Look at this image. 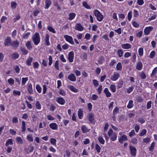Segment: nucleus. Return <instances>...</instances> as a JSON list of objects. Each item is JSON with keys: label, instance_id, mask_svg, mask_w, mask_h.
Returning a JSON list of instances; mask_svg holds the SVG:
<instances>
[{"label": "nucleus", "instance_id": "1", "mask_svg": "<svg viewBox=\"0 0 157 157\" xmlns=\"http://www.w3.org/2000/svg\"><path fill=\"white\" fill-rule=\"evenodd\" d=\"M32 40L35 45H37L40 42V37L39 34L37 32L33 35Z\"/></svg>", "mask_w": 157, "mask_h": 157}, {"label": "nucleus", "instance_id": "2", "mask_svg": "<svg viewBox=\"0 0 157 157\" xmlns=\"http://www.w3.org/2000/svg\"><path fill=\"white\" fill-rule=\"evenodd\" d=\"M108 134L112 141H115L117 140V134L116 132H113L112 129H109L108 131Z\"/></svg>", "mask_w": 157, "mask_h": 157}, {"label": "nucleus", "instance_id": "3", "mask_svg": "<svg viewBox=\"0 0 157 157\" xmlns=\"http://www.w3.org/2000/svg\"><path fill=\"white\" fill-rule=\"evenodd\" d=\"M94 12L95 16L97 17L98 21H100L102 20L103 18V16L98 10H95Z\"/></svg>", "mask_w": 157, "mask_h": 157}, {"label": "nucleus", "instance_id": "4", "mask_svg": "<svg viewBox=\"0 0 157 157\" xmlns=\"http://www.w3.org/2000/svg\"><path fill=\"white\" fill-rule=\"evenodd\" d=\"M74 57V52L71 51L69 53L68 55L67 59L70 63H72L73 62Z\"/></svg>", "mask_w": 157, "mask_h": 157}, {"label": "nucleus", "instance_id": "5", "mask_svg": "<svg viewBox=\"0 0 157 157\" xmlns=\"http://www.w3.org/2000/svg\"><path fill=\"white\" fill-rule=\"evenodd\" d=\"M64 38L65 39L66 41L71 44H74L72 37L71 36L67 35H65L64 36Z\"/></svg>", "mask_w": 157, "mask_h": 157}, {"label": "nucleus", "instance_id": "6", "mask_svg": "<svg viewBox=\"0 0 157 157\" xmlns=\"http://www.w3.org/2000/svg\"><path fill=\"white\" fill-rule=\"evenodd\" d=\"M50 36L48 34H46L45 35V37L44 39V44H45L48 46L50 44V42L49 41Z\"/></svg>", "mask_w": 157, "mask_h": 157}, {"label": "nucleus", "instance_id": "7", "mask_svg": "<svg viewBox=\"0 0 157 157\" xmlns=\"http://www.w3.org/2000/svg\"><path fill=\"white\" fill-rule=\"evenodd\" d=\"M129 149L130 151L131 155L133 156H135L136 152V148L132 146H130L129 147Z\"/></svg>", "mask_w": 157, "mask_h": 157}, {"label": "nucleus", "instance_id": "8", "mask_svg": "<svg viewBox=\"0 0 157 157\" xmlns=\"http://www.w3.org/2000/svg\"><path fill=\"white\" fill-rule=\"evenodd\" d=\"M153 29V27L151 26H149L146 27L144 30V35H148Z\"/></svg>", "mask_w": 157, "mask_h": 157}, {"label": "nucleus", "instance_id": "9", "mask_svg": "<svg viewBox=\"0 0 157 157\" xmlns=\"http://www.w3.org/2000/svg\"><path fill=\"white\" fill-rule=\"evenodd\" d=\"M143 67V64L141 61H138L136 63V68L138 71L141 70L142 69Z\"/></svg>", "mask_w": 157, "mask_h": 157}, {"label": "nucleus", "instance_id": "10", "mask_svg": "<svg viewBox=\"0 0 157 157\" xmlns=\"http://www.w3.org/2000/svg\"><path fill=\"white\" fill-rule=\"evenodd\" d=\"M120 75L117 73H114V74L111 76V79L113 81H115L118 79Z\"/></svg>", "mask_w": 157, "mask_h": 157}, {"label": "nucleus", "instance_id": "11", "mask_svg": "<svg viewBox=\"0 0 157 157\" xmlns=\"http://www.w3.org/2000/svg\"><path fill=\"white\" fill-rule=\"evenodd\" d=\"M56 101L61 105H63L65 102V100L62 97H59L56 98Z\"/></svg>", "mask_w": 157, "mask_h": 157}, {"label": "nucleus", "instance_id": "12", "mask_svg": "<svg viewBox=\"0 0 157 157\" xmlns=\"http://www.w3.org/2000/svg\"><path fill=\"white\" fill-rule=\"evenodd\" d=\"M50 128L52 130H57L58 128V125L55 123H52L49 124Z\"/></svg>", "mask_w": 157, "mask_h": 157}, {"label": "nucleus", "instance_id": "13", "mask_svg": "<svg viewBox=\"0 0 157 157\" xmlns=\"http://www.w3.org/2000/svg\"><path fill=\"white\" fill-rule=\"evenodd\" d=\"M4 44L6 46H9L11 45V39L10 37H7L6 38L4 42Z\"/></svg>", "mask_w": 157, "mask_h": 157}, {"label": "nucleus", "instance_id": "14", "mask_svg": "<svg viewBox=\"0 0 157 157\" xmlns=\"http://www.w3.org/2000/svg\"><path fill=\"white\" fill-rule=\"evenodd\" d=\"M67 78L71 81L75 82L76 80V78L74 74H71L69 75Z\"/></svg>", "mask_w": 157, "mask_h": 157}, {"label": "nucleus", "instance_id": "15", "mask_svg": "<svg viewBox=\"0 0 157 157\" xmlns=\"http://www.w3.org/2000/svg\"><path fill=\"white\" fill-rule=\"evenodd\" d=\"M81 130L83 133H86L90 131V129L85 125H82L81 127Z\"/></svg>", "mask_w": 157, "mask_h": 157}, {"label": "nucleus", "instance_id": "16", "mask_svg": "<svg viewBox=\"0 0 157 157\" xmlns=\"http://www.w3.org/2000/svg\"><path fill=\"white\" fill-rule=\"evenodd\" d=\"M25 46L30 51L33 48V45L31 42L30 41H28L25 43Z\"/></svg>", "mask_w": 157, "mask_h": 157}, {"label": "nucleus", "instance_id": "17", "mask_svg": "<svg viewBox=\"0 0 157 157\" xmlns=\"http://www.w3.org/2000/svg\"><path fill=\"white\" fill-rule=\"evenodd\" d=\"M121 47L124 49H128L131 48L132 46L130 44L126 43L122 44Z\"/></svg>", "mask_w": 157, "mask_h": 157}, {"label": "nucleus", "instance_id": "18", "mask_svg": "<svg viewBox=\"0 0 157 157\" xmlns=\"http://www.w3.org/2000/svg\"><path fill=\"white\" fill-rule=\"evenodd\" d=\"M75 29L79 31H82L83 29V28L82 26L79 23H78L76 24L75 26Z\"/></svg>", "mask_w": 157, "mask_h": 157}, {"label": "nucleus", "instance_id": "19", "mask_svg": "<svg viewBox=\"0 0 157 157\" xmlns=\"http://www.w3.org/2000/svg\"><path fill=\"white\" fill-rule=\"evenodd\" d=\"M27 90L30 94H33V91L32 89V85L31 83H29L28 84Z\"/></svg>", "mask_w": 157, "mask_h": 157}, {"label": "nucleus", "instance_id": "20", "mask_svg": "<svg viewBox=\"0 0 157 157\" xmlns=\"http://www.w3.org/2000/svg\"><path fill=\"white\" fill-rule=\"evenodd\" d=\"M88 118L90 123H92L94 122V116L93 114L91 113L89 114L88 115Z\"/></svg>", "mask_w": 157, "mask_h": 157}, {"label": "nucleus", "instance_id": "21", "mask_svg": "<svg viewBox=\"0 0 157 157\" xmlns=\"http://www.w3.org/2000/svg\"><path fill=\"white\" fill-rule=\"evenodd\" d=\"M19 42L17 40L13 41L11 44V45L14 48L16 49L19 46Z\"/></svg>", "mask_w": 157, "mask_h": 157}, {"label": "nucleus", "instance_id": "22", "mask_svg": "<svg viewBox=\"0 0 157 157\" xmlns=\"http://www.w3.org/2000/svg\"><path fill=\"white\" fill-rule=\"evenodd\" d=\"M127 140V136L125 135H123L119 139V141L120 143H122L124 141Z\"/></svg>", "mask_w": 157, "mask_h": 157}, {"label": "nucleus", "instance_id": "23", "mask_svg": "<svg viewBox=\"0 0 157 157\" xmlns=\"http://www.w3.org/2000/svg\"><path fill=\"white\" fill-rule=\"evenodd\" d=\"M45 9H48L52 4V1L50 0H46L45 1Z\"/></svg>", "mask_w": 157, "mask_h": 157}, {"label": "nucleus", "instance_id": "24", "mask_svg": "<svg viewBox=\"0 0 157 157\" xmlns=\"http://www.w3.org/2000/svg\"><path fill=\"white\" fill-rule=\"evenodd\" d=\"M33 58L32 57H29L26 61V64L27 65L30 66L33 60Z\"/></svg>", "mask_w": 157, "mask_h": 157}, {"label": "nucleus", "instance_id": "25", "mask_svg": "<svg viewBox=\"0 0 157 157\" xmlns=\"http://www.w3.org/2000/svg\"><path fill=\"white\" fill-rule=\"evenodd\" d=\"M68 88L70 90L72 91L75 93H77L78 91V90L74 86L72 85L69 86H68Z\"/></svg>", "mask_w": 157, "mask_h": 157}, {"label": "nucleus", "instance_id": "26", "mask_svg": "<svg viewBox=\"0 0 157 157\" xmlns=\"http://www.w3.org/2000/svg\"><path fill=\"white\" fill-rule=\"evenodd\" d=\"M104 92L105 94L106 97L109 98L111 96V94L109 91L108 88H105L104 90Z\"/></svg>", "mask_w": 157, "mask_h": 157}, {"label": "nucleus", "instance_id": "27", "mask_svg": "<svg viewBox=\"0 0 157 157\" xmlns=\"http://www.w3.org/2000/svg\"><path fill=\"white\" fill-rule=\"evenodd\" d=\"M26 138L27 140L29 142H33V141L32 134H29L27 136Z\"/></svg>", "mask_w": 157, "mask_h": 157}, {"label": "nucleus", "instance_id": "28", "mask_svg": "<svg viewBox=\"0 0 157 157\" xmlns=\"http://www.w3.org/2000/svg\"><path fill=\"white\" fill-rule=\"evenodd\" d=\"M19 55L18 53L15 52L12 54L11 57L13 59H16L19 57Z\"/></svg>", "mask_w": 157, "mask_h": 157}, {"label": "nucleus", "instance_id": "29", "mask_svg": "<svg viewBox=\"0 0 157 157\" xmlns=\"http://www.w3.org/2000/svg\"><path fill=\"white\" fill-rule=\"evenodd\" d=\"M78 116L80 119H82L83 117V111L81 109H79L78 111Z\"/></svg>", "mask_w": 157, "mask_h": 157}, {"label": "nucleus", "instance_id": "30", "mask_svg": "<svg viewBox=\"0 0 157 157\" xmlns=\"http://www.w3.org/2000/svg\"><path fill=\"white\" fill-rule=\"evenodd\" d=\"M13 143L12 139H10L6 141L5 145L6 147H8L9 145H13Z\"/></svg>", "mask_w": 157, "mask_h": 157}, {"label": "nucleus", "instance_id": "31", "mask_svg": "<svg viewBox=\"0 0 157 157\" xmlns=\"http://www.w3.org/2000/svg\"><path fill=\"white\" fill-rule=\"evenodd\" d=\"M11 8L12 9H15L17 6V3L14 1H12L11 2Z\"/></svg>", "mask_w": 157, "mask_h": 157}, {"label": "nucleus", "instance_id": "32", "mask_svg": "<svg viewBox=\"0 0 157 157\" xmlns=\"http://www.w3.org/2000/svg\"><path fill=\"white\" fill-rule=\"evenodd\" d=\"M133 101L132 100H130L128 102V104L127 105V107L128 109H131L133 106Z\"/></svg>", "mask_w": 157, "mask_h": 157}, {"label": "nucleus", "instance_id": "33", "mask_svg": "<svg viewBox=\"0 0 157 157\" xmlns=\"http://www.w3.org/2000/svg\"><path fill=\"white\" fill-rule=\"evenodd\" d=\"M76 15L75 13H71L69 14L68 19L70 20H72L74 19Z\"/></svg>", "mask_w": 157, "mask_h": 157}, {"label": "nucleus", "instance_id": "34", "mask_svg": "<svg viewBox=\"0 0 157 157\" xmlns=\"http://www.w3.org/2000/svg\"><path fill=\"white\" fill-rule=\"evenodd\" d=\"M98 140L101 144H104L105 142V140L101 136H98Z\"/></svg>", "mask_w": 157, "mask_h": 157}, {"label": "nucleus", "instance_id": "35", "mask_svg": "<svg viewBox=\"0 0 157 157\" xmlns=\"http://www.w3.org/2000/svg\"><path fill=\"white\" fill-rule=\"evenodd\" d=\"M116 68L117 70L121 71L122 69V65L120 62L117 63L116 65Z\"/></svg>", "mask_w": 157, "mask_h": 157}, {"label": "nucleus", "instance_id": "36", "mask_svg": "<svg viewBox=\"0 0 157 157\" xmlns=\"http://www.w3.org/2000/svg\"><path fill=\"white\" fill-rule=\"evenodd\" d=\"M16 140L18 144H22L23 143V141L22 139L20 136L17 137L16 138Z\"/></svg>", "mask_w": 157, "mask_h": 157}, {"label": "nucleus", "instance_id": "37", "mask_svg": "<svg viewBox=\"0 0 157 157\" xmlns=\"http://www.w3.org/2000/svg\"><path fill=\"white\" fill-rule=\"evenodd\" d=\"M95 149L98 153H99L101 152V147L98 144H95Z\"/></svg>", "mask_w": 157, "mask_h": 157}, {"label": "nucleus", "instance_id": "38", "mask_svg": "<svg viewBox=\"0 0 157 157\" xmlns=\"http://www.w3.org/2000/svg\"><path fill=\"white\" fill-rule=\"evenodd\" d=\"M82 5L83 7L87 9H91L90 6L86 2H83L82 3Z\"/></svg>", "mask_w": 157, "mask_h": 157}, {"label": "nucleus", "instance_id": "39", "mask_svg": "<svg viewBox=\"0 0 157 157\" xmlns=\"http://www.w3.org/2000/svg\"><path fill=\"white\" fill-rule=\"evenodd\" d=\"M110 88L111 91L115 93L116 91V87L115 85L112 84L110 86Z\"/></svg>", "mask_w": 157, "mask_h": 157}, {"label": "nucleus", "instance_id": "40", "mask_svg": "<svg viewBox=\"0 0 157 157\" xmlns=\"http://www.w3.org/2000/svg\"><path fill=\"white\" fill-rule=\"evenodd\" d=\"M7 81L9 84L11 86L13 85L14 83V80L12 78H10L8 79Z\"/></svg>", "mask_w": 157, "mask_h": 157}, {"label": "nucleus", "instance_id": "41", "mask_svg": "<svg viewBox=\"0 0 157 157\" xmlns=\"http://www.w3.org/2000/svg\"><path fill=\"white\" fill-rule=\"evenodd\" d=\"M33 67L35 69H37L39 67V64L37 62H34L33 63Z\"/></svg>", "mask_w": 157, "mask_h": 157}, {"label": "nucleus", "instance_id": "42", "mask_svg": "<svg viewBox=\"0 0 157 157\" xmlns=\"http://www.w3.org/2000/svg\"><path fill=\"white\" fill-rule=\"evenodd\" d=\"M28 78H22V85L24 86L28 81Z\"/></svg>", "mask_w": 157, "mask_h": 157}, {"label": "nucleus", "instance_id": "43", "mask_svg": "<svg viewBox=\"0 0 157 157\" xmlns=\"http://www.w3.org/2000/svg\"><path fill=\"white\" fill-rule=\"evenodd\" d=\"M22 132H24L25 131L26 128H25V122L24 121H22Z\"/></svg>", "mask_w": 157, "mask_h": 157}, {"label": "nucleus", "instance_id": "44", "mask_svg": "<svg viewBox=\"0 0 157 157\" xmlns=\"http://www.w3.org/2000/svg\"><path fill=\"white\" fill-rule=\"evenodd\" d=\"M46 118L48 121H53L55 120V118L50 114L47 115Z\"/></svg>", "mask_w": 157, "mask_h": 157}, {"label": "nucleus", "instance_id": "45", "mask_svg": "<svg viewBox=\"0 0 157 157\" xmlns=\"http://www.w3.org/2000/svg\"><path fill=\"white\" fill-rule=\"evenodd\" d=\"M21 94V92L19 91L14 90L13 91V94L14 96H20Z\"/></svg>", "mask_w": 157, "mask_h": 157}, {"label": "nucleus", "instance_id": "46", "mask_svg": "<svg viewBox=\"0 0 157 157\" xmlns=\"http://www.w3.org/2000/svg\"><path fill=\"white\" fill-rule=\"evenodd\" d=\"M30 34V33L29 32H28L24 34L23 36V38L25 39H27Z\"/></svg>", "mask_w": 157, "mask_h": 157}, {"label": "nucleus", "instance_id": "47", "mask_svg": "<svg viewBox=\"0 0 157 157\" xmlns=\"http://www.w3.org/2000/svg\"><path fill=\"white\" fill-rule=\"evenodd\" d=\"M48 29L50 32H51L53 33H55L56 32L54 28L52 27L49 26L47 28Z\"/></svg>", "mask_w": 157, "mask_h": 157}, {"label": "nucleus", "instance_id": "48", "mask_svg": "<svg viewBox=\"0 0 157 157\" xmlns=\"http://www.w3.org/2000/svg\"><path fill=\"white\" fill-rule=\"evenodd\" d=\"M143 48H140L138 50V53L139 55L142 56L143 55Z\"/></svg>", "mask_w": 157, "mask_h": 157}, {"label": "nucleus", "instance_id": "49", "mask_svg": "<svg viewBox=\"0 0 157 157\" xmlns=\"http://www.w3.org/2000/svg\"><path fill=\"white\" fill-rule=\"evenodd\" d=\"M59 58L61 61L63 63L66 62V59L65 58L63 54H61L59 56Z\"/></svg>", "mask_w": 157, "mask_h": 157}, {"label": "nucleus", "instance_id": "50", "mask_svg": "<svg viewBox=\"0 0 157 157\" xmlns=\"http://www.w3.org/2000/svg\"><path fill=\"white\" fill-rule=\"evenodd\" d=\"M155 55V51H152L150 53L149 57L151 59H153Z\"/></svg>", "mask_w": 157, "mask_h": 157}, {"label": "nucleus", "instance_id": "51", "mask_svg": "<svg viewBox=\"0 0 157 157\" xmlns=\"http://www.w3.org/2000/svg\"><path fill=\"white\" fill-rule=\"evenodd\" d=\"M135 135L136 134L134 130H132L128 133V135L130 137L133 136Z\"/></svg>", "mask_w": 157, "mask_h": 157}, {"label": "nucleus", "instance_id": "52", "mask_svg": "<svg viewBox=\"0 0 157 157\" xmlns=\"http://www.w3.org/2000/svg\"><path fill=\"white\" fill-rule=\"evenodd\" d=\"M157 73V67L155 68L153 70L152 73L151 74V76H154L156 73Z\"/></svg>", "mask_w": 157, "mask_h": 157}, {"label": "nucleus", "instance_id": "53", "mask_svg": "<svg viewBox=\"0 0 157 157\" xmlns=\"http://www.w3.org/2000/svg\"><path fill=\"white\" fill-rule=\"evenodd\" d=\"M50 143L51 144L53 145H56V140L53 138H51L50 140Z\"/></svg>", "mask_w": 157, "mask_h": 157}, {"label": "nucleus", "instance_id": "54", "mask_svg": "<svg viewBox=\"0 0 157 157\" xmlns=\"http://www.w3.org/2000/svg\"><path fill=\"white\" fill-rule=\"evenodd\" d=\"M59 94L63 96H64L65 95L66 92L64 90L60 89L58 92Z\"/></svg>", "mask_w": 157, "mask_h": 157}, {"label": "nucleus", "instance_id": "55", "mask_svg": "<svg viewBox=\"0 0 157 157\" xmlns=\"http://www.w3.org/2000/svg\"><path fill=\"white\" fill-rule=\"evenodd\" d=\"M36 108L38 109H40L41 108V105L39 101H37L36 104Z\"/></svg>", "mask_w": 157, "mask_h": 157}, {"label": "nucleus", "instance_id": "56", "mask_svg": "<svg viewBox=\"0 0 157 157\" xmlns=\"http://www.w3.org/2000/svg\"><path fill=\"white\" fill-rule=\"evenodd\" d=\"M36 88L39 93H40L41 92V88L39 85H36Z\"/></svg>", "mask_w": 157, "mask_h": 157}, {"label": "nucleus", "instance_id": "57", "mask_svg": "<svg viewBox=\"0 0 157 157\" xmlns=\"http://www.w3.org/2000/svg\"><path fill=\"white\" fill-rule=\"evenodd\" d=\"M7 19V17L5 16H2L0 20V22L1 23H4Z\"/></svg>", "mask_w": 157, "mask_h": 157}, {"label": "nucleus", "instance_id": "58", "mask_svg": "<svg viewBox=\"0 0 157 157\" xmlns=\"http://www.w3.org/2000/svg\"><path fill=\"white\" fill-rule=\"evenodd\" d=\"M119 111V109L117 107H116L113 109V115H116Z\"/></svg>", "mask_w": 157, "mask_h": 157}, {"label": "nucleus", "instance_id": "59", "mask_svg": "<svg viewBox=\"0 0 157 157\" xmlns=\"http://www.w3.org/2000/svg\"><path fill=\"white\" fill-rule=\"evenodd\" d=\"M21 51L23 52L24 55H26L28 53V51L27 50L24 48H21Z\"/></svg>", "mask_w": 157, "mask_h": 157}, {"label": "nucleus", "instance_id": "60", "mask_svg": "<svg viewBox=\"0 0 157 157\" xmlns=\"http://www.w3.org/2000/svg\"><path fill=\"white\" fill-rule=\"evenodd\" d=\"M147 132V131L145 129H143L142 131L140 133V136H143L145 135Z\"/></svg>", "mask_w": 157, "mask_h": 157}, {"label": "nucleus", "instance_id": "61", "mask_svg": "<svg viewBox=\"0 0 157 157\" xmlns=\"http://www.w3.org/2000/svg\"><path fill=\"white\" fill-rule=\"evenodd\" d=\"M134 89V87L133 86L129 87V88L127 89V92L128 94L130 93Z\"/></svg>", "mask_w": 157, "mask_h": 157}, {"label": "nucleus", "instance_id": "62", "mask_svg": "<svg viewBox=\"0 0 157 157\" xmlns=\"http://www.w3.org/2000/svg\"><path fill=\"white\" fill-rule=\"evenodd\" d=\"M132 25L135 27L138 28L139 26V25L135 21H132Z\"/></svg>", "mask_w": 157, "mask_h": 157}, {"label": "nucleus", "instance_id": "63", "mask_svg": "<svg viewBox=\"0 0 157 157\" xmlns=\"http://www.w3.org/2000/svg\"><path fill=\"white\" fill-rule=\"evenodd\" d=\"M123 54V52L121 49H119L117 51V54L119 57H121Z\"/></svg>", "mask_w": 157, "mask_h": 157}, {"label": "nucleus", "instance_id": "64", "mask_svg": "<svg viewBox=\"0 0 157 157\" xmlns=\"http://www.w3.org/2000/svg\"><path fill=\"white\" fill-rule=\"evenodd\" d=\"M12 122L13 123H17L18 122V118L16 117H13L12 118Z\"/></svg>", "mask_w": 157, "mask_h": 157}]
</instances>
